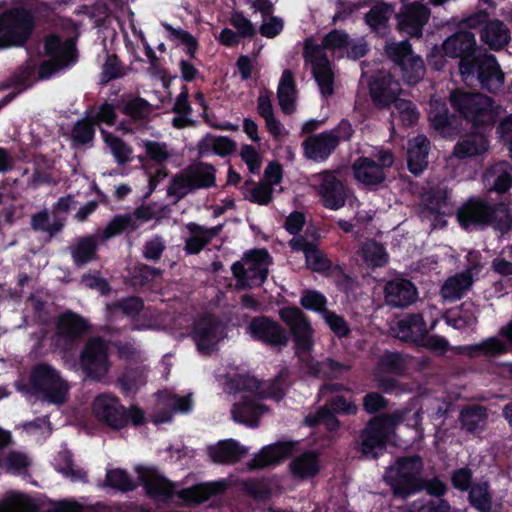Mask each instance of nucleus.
<instances>
[{
    "instance_id": "obj_39",
    "label": "nucleus",
    "mask_w": 512,
    "mask_h": 512,
    "mask_svg": "<svg viewBox=\"0 0 512 512\" xmlns=\"http://www.w3.org/2000/svg\"><path fill=\"white\" fill-rule=\"evenodd\" d=\"M358 255L365 266L372 269L383 267L389 262V255L385 247L372 239L361 244Z\"/></svg>"
},
{
    "instance_id": "obj_50",
    "label": "nucleus",
    "mask_w": 512,
    "mask_h": 512,
    "mask_svg": "<svg viewBox=\"0 0 512 512\" xmlns=\"http://www.w3.org/2000/svg\"><path fill=\"white\" fill-rule=\"evenodd\" d=\"M122 111L134 121L146 120L151 114V105L142 98H131L123 102Z\"/></svg>"
},
{
    "instance_id": "obj_29",
    "label": "nucleus",
    "mask_w": 512,
    "mask_h": 512,
    "mask_svg": "<svg viewBox=\"0 0 512 512\" xmlns=\"http://www.w3.org/2000/svg\"><path fill=\"white\" fill-rule=\"evenodd\" d=\"M289 244L293 250L304 253L306 266L310 270L325 272L330 269L331 263L325 254L316 245L307 242L302 236L292 238Z\"/></svg>"
},
{
    "instance_id": "obj_62",
    "label": "nucleus",
    "mask_w": 512,
    "mask_h": 512,
    "mask_svg": "<svg viewBox=\"0 0 512 512\" xmlns=\"http://www.w3.org/2000/svg\"><path fill=\"white\" fill-rule=\"evenodd\" d=\"M472 354H483L488 356H496L507 351V346L498 338H488L469 348Z\"/></svg>"
},
{
    "instance_id": "obj_59",
    "label": "nucleus",
    "mask_w": 512,
    "mask_h": 512,
    "mask_svg": "<svg viewBox=\"0 0 512 512\" xmlns=\"http://www.w3.org/2000/svg\"><path fill=\"white\" fill-rule=\"evenodd\" d=\"M312 373L317 377H337L349 370V366L326 359L321 363H315L310 367Z\"/></svg>"
},
{
    "instance_id": "obj_45",
    "label": "nucleus",
    "mask_w": 512,
    "mask_h": 512,
    "mask_svg": "<svg viewBox=\"0 0 512 512\" xmlns=\"http://www.w3.org/2000/svg\"><path fill=\"white\" fill-rule=\"evenodd\" d=\"M0 512H37V506L27 495L9 492L0 501Z\"/></svg>"
},
{
    "instance_id": "obj_56",
    "label": "nucleus",
    "mask_w": 512,
    "mask_h": 512,
    "mask_svg": "<svg viewBox=\"0 0 512 512\" xmlns=\"http://www.w3.org/2000/svg\"><path fill=\"white\" fill-rule=\"evenodd\" d=\"M101 133L105 143L109 147L110 152L112 153L116 161L118 163H125L129 161L132 154V150L130 149V147H128L119 138L114 137L113 135L106 131H102Z\"/></svg>"
},
{
    "instance_id": "obj_53",
    "label": "nucleus",
    "mask_w": 512,
    "mask_h": 512,
    "mask_svg": "<svg viewBox=\"0 0 512 512\" xmlns=\"http://www.w3.org/2000/svg\"><path fill=\"white\" fill-rule=\"evenodd\" d=\"M486 416V412L482 407L473 406L461 411L460 421L468 431H474L485 425Z\"/></svg>"
},
{
    "instance_id": "obj_12",
    "label": "nucleus",
    "mask_w": 512,
    "mask_h": 512,
    "mask_svg": "<svg viewBox=\"0 0 512 512\" xmlns=\"http://www.w3.org/2000/svg\"><path fill=\"white\" fill-rule=\"evenodd\" d=\"M32 17L24 10H13L0 17V47L20 46L30 36Z\"/></svg>"
},
{
    "instance_id": "obj_43",
    "label": "nucleus",
    "mask_w": 512,
    "mask_h": 512,
    "mask_svg": "<svg viewBox=\"0 0 512 512\" xmlns=\"http://www.w3.org/2000/svg\"><path fill=\"white\" fill-rule=\"evenodd\" d=\"M96 236L88 235L76 240L71 255L76 265H84L96 258Z\"/></svg>"
},
{
    "instance_id": "obj_32",
    "label": "nucleus",
    "mask_w": 512,
    "mask_h": 512,
    "mask_svg": "<svg viewBox=\"0 0 512 512\" xmlns=\"http://www.w3.org/2000/svg\"><path fill=\"white\" fill-rule=\"evenodd\" d=\"M429 148V141L424 135L409 140L407 164L411 173L418 175L427 167Z\"/></svg>"
},
{
    "instance_id": "obj_26",
    "label": "nucleus",
    "mask_w": 512,
    "mask_h": 512,
    "mask_svg": "<svg viewBox=\"0 0 512 512\" xmlns=\"http://www.w3.org/2000/svg\"><path fill=\"white\" fill-rule=\"evenodd\" d=\"M392 331L401 340L419 342L425 337L427 326L420 314H408L395 322Z\"/></svg>"
},
{
    "instance_id": "obj_13",
    "label": "nucleus",
    "mask_w": 512,
    "mask_h": 512,
    "mask_svg": "<svg viewBox=\"0 0 512 512\" xmlns=\"http://www.w3.org/2000/svg\"><path fill=\"white\" fill-rule=\"evenodd\" d=\"M476 40L469 31H460L447 38L442 45L444 53L452 58H460L459 70L462 79L467 81L474 75L475 57L470 58L474 52Z\"/></svg>"
},
{
    "instance_id": "obj_7",
    "label": "nucleus",
    "mask_w": 512,
    "mask_h": 512,
    "mask_svg": "<svg viewBox=\"0 0 512 512\" xmlns=\"http://www.w3.org/2000/svg\"><path fill=\"white\" fill-rule=\"evenodd\" d=\"M30 384L32 392L49 403L59 405L67 399V382L48 364L41 363L35 366Z\"/></svg>"
},
{
    "instance_id": "obj_49",
    "label": "nucleus",
    "mask_w": 512,
    "mask_h": 512,
    "mask_svg": "<svg viewBox=\"0 0 512 512\" xmlns=\"http://www.w3.org/2000/svg\"><path fill=\"white\" fill-rule=\"evenodd\" d=\"M429 120L431 125L441 133L445 132L446 127L449 125V115L446 104L436 98L430 101Z\"/></svg>"
},
{
    "instance_id": "obj_44",
    "label": "nucleus",
    "mask_w": 512,
    "mask_h": 512,
    "mask_svg": "<svg viewBox=\"0 0 512 512\" xmlns=\"http://www.w3.org/2000/svg\"><path fill=\"white\" fill-rule=\"evenodd\" d=\"M320 469L317 455L306 452L296 457L290 464V470L295 477L305 479L315 476Z\"/></svg>"
},
{
    "instance_id": "obj_34",
    "label": "nucleus",
    "mask_w": 512,
    "mask_h": 512,
    "mask_svg": "<svg viewBox=\"0 0 512 512\" xmlns=\"http://www.w3.org/2000/svg\"><path fill=\"white\" fill-rule=\"evenodd\" d=\"M209 457L217 463H234L241 460L248 453V448L237 441L228 439L218 442L208 450Z\"/></svg>"
},
{
    "instance_id": "obj_1",
    "label": "nucleus",
    "mask_w": 512,
    "mask_h": 512,
    "mask_svg": "<svg viewBox=\"0 0 512 512\" xmlns=\"http://www.w3.org/2000/svg\"><path fill=\"white\" fill-rule=\"evenodd\" d=\"M226 386L228 392L234 394L232 419L248 426H256L259 418L267 412L259 399L269 397L278 401L284 395V384L280 379L270 384L261 383L251 376L239 375L230 378Z\"/></svg>"
},
{
    "instance_id": "obj_22",
    "label": "nucleus",
    "mask_w": 512,
    "mask_h": 512,
    "mask_svg": "<svg viewBox=\"0 0 512 512\" xmlns=\"http://www.w3.org/2000/svg\"><path fill=\"white\" fill-rule=\"evenodd\" d=\"M430 17L429 9L420 3L404 5L397 15L398 28L400 31L413 37H420L422 29Z\"/></svg>"
},
{
    "instance_id": "obj_35",
    "label": "nucleus",
    "mask_w": 512,
    "mask_h": 512,
    "mask_svg": "<svg viewBox=\"0 0 512 512\" xmlns=\"http://www.w3.org/2000/svg\"><path fill=\"white\" fill-rule=\"evenodd\" d=\"M186 227L190 232V237L186 240L185 250L189 254L199 253L221 230V226L206 228L195 223H189Z\"/></svg>"
},
{
    "instance_id": "obj_31",
    "label": "nucleus",
    "mask_w": 512,
    "mask_h": 512,
    "mask_svg": "<svg viewBox=\"0 0 512 512\" xmlns=\"http://www.w3.org/2000/svg\"><path fill=\"white\" fill-rule=\"evenodd\" d=\"M337 144L338 139L331 133L314 135L304 141V154L314 161H323L336 148Z\"/></svg>"
},
{
    "instance_id": "obj_51",
    "label": "nucleus",
    "mask_w": 512,
    "mask_h": 512,
    "mask_svg": "<svg viewBox=\"0 0 512 512\" xmlns=\"http://www.w3.org/2000/svg\"><path fill=\"white\" fill-rule=\"evenodd\" d=\"M391 116L393 118L398 117L403 125L410 126L417 122L419 113L412 102L405 99H398L395 100Z\"/></svg>"
},
{
    "instance_id": "obj_30",
    "label": "nucleus",
    "mask_w": 512,
    "mask_h": 512,
    "mask_svg": "<svg viewBox=\"0 0 512 512\" xmlns=\"http://www.w3.org/2000/svg\"><path fill=\"white\" fill-rule=\"evenodd\" d=\"M400 92V84L390 75L375 79L370 84V93L373 101L379 107L393 106Z\"/></svg>"
},
{
    "instance_id": "obj_60",
    "label": "nucleus",
    "mask_w": 512,
    "mask_h": 512,
    "mask_svg": "<svg viewBox=\"0 0 512 512\" xmlns=\"http://www.w3.org/2000/svg\"><path fill=\"white\" fill-rule=\"evenodd\" d=\"M32 226L35 230L47 232L52 236L62 229L63 223L56 218L50 220L48 213L41 211L33 216Z\"/></svg>"
},
{
    "instance_id": "obj_41",
    "label": "nucleus",
    "mask_w": 512,
    "mask_h": 512,
    "mask_svg": "<svg viewBox=\"0 0 512 512\" xmlns=\"http://www.w3.org/2000/svg\"><path fill=\"white\" fill-rule=\"evenodd\" d=\"M225 488L226 484L221 481L204 483L181 490L179 497L188 504H198L206 501L211 495L221 493Z\"/></svg>"
},
{
    "instance_id": "obj_8",
    "label": "nucleus",
    "mask_w": 512,
    "mask_h": 512,
    "mask_svg": "<svg viewBox=\"0 0 512 512\" xmlns=\"http://www.w3.org/2000/svg\"><path fill=\"white\" fill-rule=\"evenodd\" d=\"M460 225L470 229L478 225L495 223L500 230L509 228L511 218L504 208L493 209L481 200H470L463 205L457 214Z\"/></svg>"
},
{
    "instance_id": "obj_64",
    "label": "nucleus",
    "mask_w": 512,
    "mask_h": 512,
    "mask_svg": "<svg viewBox=\"0 0 512 512\" xmlns=\"http://www.w3.org/2000/svg\"><path fill=\"white\" fill-rule=\"evenodd\" d=\"M451 506L448 501L438 498L436 500L422 503L413 502L407 509V512H450Z\"/></svg>"
},
{
    "instance_id": "obj_63",
    "label": "nucleus",
    "mask_w": 512,
    "mask_h": 512,
    "mask_svg": "<svg viewBox=\"0 0 512 512\" xmlns=\"http://www.w3.org/2000/svg\"><path fill=\"white\" fill-rule=\"evenodd\" d=\"M327 300L325 296L315 290H305L301 296L300 304L308 310L319 312L323 315Z\"/></svg>"
},
{
    "instance_id": "obj_42",
    "label": "nucleus",
    "mask_w": 512,
    "mask_h": 512,
    "mask_svg": "<svg viewBox=\"0 0 512 512\" xmlns=\"http://www.w3.org/2000/svg\"><path fill=\"white\" fill-rule=\"evenodd\" d=\"M472 276L469 271H464L446 280L442 286L441 293L446 300L454 301L459 299L463 293L470 288Z\"/></svg>"
},
{
    "instance_id": "obj_14",
    "label": "nucleus",
    "mask_w": 512,
    "mask_h": 512,
    "mask_svg": "<svg viewBox=\"0 0 512 512\" xmlns=\"http://www.w3.org/2000/svg\"><path fill=\"white\" fill-rule=\"evenodd\" d=\"M385 50L387 55L400 66L406 83L415 84L424 77V63L419 56L412 52L407 41L389 43Z\"/></svg>"
},
{
    "instance_id": "obj_20",
    "label": "nucleus",
    "mask_w": 512,
    "mask_h": 512,
    "mask_svg": "<svg viewBox=\"0 0 512 512\" xmlns=\"http://www.w3.org/2000/svg\"><path fill=\"white\" fill-rule=\"evenodd\" d=\"M192 406L191 395L178 396L168 391L160 392L152 421L155 424L169 422L174 412L186 413L192 409Z\"/></svg>"
},
{
    "instance_id": "obj_16",
    "label": "nucleus",
    "mask_w": 512,
    "mask_h": 512,
    "mask_svg": "<svg viewBox=\"0 0 512 512\" xmlns=\"http://www.w3.org/2000/svg\"><path fill=\"white\" fill-rule=\"evenodd\" d=\"M311 185L318 191L325 207L333 210L345 204L346 191L343 184L329 171L310 177Z\"/></svg>"
},
{
    "instance_id": "obj_23",
    "label": "nucleus",
    "mask_w": 512,
    "mask_h": 512,
    "mask_svg": "<svg viewBox=\"0 0 512 512\" xmlns=\"http://www.w3.org/2000/svg\"><path fill=\"white\" fill-rule=\"evenodd\" d=\"M223 337V326L211 316H204L195 324L193 338L201 352H211Z\"/></svg>"
},
{
    "instance_id": "obj_25",
    "label": "nucleus",
    "mask_w": 512,
    "mask_h": 512,
    "mask_svg": "<svg viewBox=\"0 0 512 512\" xmlns=\"http://www.w3.org/2000/svg\"><path fill=\"white\" fill-rule=\"evenodd\" d=\"M407 367L405 358L393 352L384 353L375 368L374 377L378 381V386L385 392H392L396 389L397 383L394 379H384L383 373H401Z\"/></svg>"
},
{
    "instance_id": "obj_6",
    "label": "nucleus",
    "mask_w": 512,
    "mask_h": 512,
    "mask_svg": "<svg viewBox=\"0 0 512 512\" xmlns=\"http://www.w3.org/2000/svg\"><path fill=\"white\" fill-rule=\"evenodd\" d=\"M450 103L475 125L491 124L497 116L492 100L481 93L455 90L450 95Z\"/></svg>"
},
{
    "instance_id": "obj_3",
    "label": "nucleus",
    "mask_w": 512,
    "mask_h": 512,
    "mask_svg": "<svg viewBox=\"0 0 512 512\" xmlns=\"http://www.w3.org/2000/svg\"><path fill=\"white\" fill-rule=\"evenodd\" d=\"M348 46V36L341 31H332L325 36L322 45H316L312 40H306L304 58L310 66L313 77L320 92L327 97L334 92L335 73L332 64L325 53L326 49L337 51Z\"/></svg>"
},
{
    "instance_id": "obj_55",
    "label": "nucleus",
    "mask_w": 512,
    "mask_h": 512,
    "mask_svg": "<svg viewBox=\"0 0 512 512\" xmlns=\"http://www.w3.org/2000/svg\"><path fill=\"white\" fill-rule=\"evenodd\" d=\"M29 457L18 451H11L0 461V467L12 474H20L29 467Z\"/></svg>"
},
{
    "instance_id": "obj_57",
    "label": "nucleus",
    "mask_w": 512,
    "mask_h": 512,
    "mask_svg": "<svg viewBox=\"0 0 512 512\" xmlns=\"http://www.w3.org/2000/svg\"><path fill=\"white\" fill-rule=\"evenodd\" d=\"M165 29L169 33V39L177 45L185 46L186 52L194 57L197 50V40L187 31L182 29H175L169 24H164Z\"/></svg>"
},
{
    "instance_id": "obj_40",
    "label": "nucleus",
    "mask_w": 512,
    "mask_h": 512,
    "mask_svg": "<svg viewBox=\"0 0 512 512\" xmlns=\"http://www.w3.org/2000/svg\"><path fill=\"white\" fill-rule=\"evenodd\" d=\"M197 148L203 156L215 154L225 157L234 152L236 144L225 136L206 135L199 141Z\"/></svg>"
},
{
    "instance_id": "obj_21",
    "label": "nucleus",
    "mask_w": 512,
    "mask_h": 512,
    "mask_svg": "<svg viewBox=\"0 0 512 512\" xmlns=\"http://www.w3.org/2000/svg\"><path fill=\"white\" fill-rule=\"evenodd\" d=\"M248 333L255 339L271 346H285L288 337L285 330L267 317L254 318L247 327Z\"/></svg>"
},
{
    "instance_id": "obj_10",
    "label": "nucleus",
    "mask_w": 512,
    "mask_h": 512,
    "mask_svg": "<svg viewBox=\"0 0 512 512\" xmlns=\"http://www.w3.org/2000/svg\"><path fill=\"white\" fill-rule=\"evenodd\" d=\"M93 414L102 423H105L113 429H122L126 426L128 415L135 425L143 423L144 414L137 407H131L126 412L119 401L108 394H101L93 401Z\"/></svg>"
},
{
    "instance_id": "obj_19",
    "label": "nucleus",
    "mask_w": 512,
    "mask_h": 512,
    "mask_svg": "<svg viewBox=\"0 0 512 512\" xmlns=\"http://www.w3.org/2000/svg\"><path fill=\"white\" fill-rule=\"evenodd\" d=\"M474 74L482 88L497 93L504 86L505 76L493 55L483 54L475 57Z\"/></svg>"
},
{
    "instance_id": "obj_36",
    "label": "nucleus",
    "mask_w": 512,
    "mask_h": 512,
    "mask_svg": "<svg viewBox=\"0 0 512 512\" xmlns=\"http://www.w3.org/2000/svg\"><path fill=\"white\" fill-rule=\"evenodd\" d=\"M278 103L282 111L291 114L295 110L297 90L294 75L291 70H284L277 89Z\"/></svg>"
},
{
    "instance_id": "obj_2",
    "label": "nucleus",
    "mask_w": 512,
    "mask_h": 512,
    "mask_svg": "<svg viewBox=\"0 0 512 512\" xmlns=\"http://www.w3.org/2000/svg\"><path fill=\"white\" fill-rule=\"evenodd\" d=\"M421 419L422 405L419 399H413L407 407L372 420L362 433V453L367 457H376L384 451L395 426L405 422L409 427L418 428Z\"/></svg>"
},
{
    "instance_id": "obj_54",
    "label": "nucleus",
    "mask_w": 512,
    "mask_h": 512,
    "mask_svg": "<svg viewBox=\"0 0 512 512\" xmlns=\"http://www.w3.org/2000/svg\"><path fill=\"white\" fill-rule=\"evenodd\" d=\"M471 504L481 512H489L491 509V496L486 482L476 483L469 493Z\"/></svg>"
},
{
    "instance_id": "obj_37",
    "label": "nucleus",
    "mask_w": 512,
    "mask_h": 512,
    "mask_svg": "<svg viewBox=\"0 0 512 512\" xmlns=\"http://www.w3.org/2000/svg\"><path fill=\"white\" fill-rule=\"evenodd\" d=\"M489 150L487 137L482 133H474L461 138L454 148L455 156L459 158L475 157Z\"/></svg>"
},
{
    "instance_id": "obj_9",
    "label": "nucleus",
    "mask_w": 512,
    "mask_h": 512,
    "mask_svg": "<svg viewBox=\"0 0 512 512\" xmlns=\"http://www.w3.org/2000/svg\"><path fill=\"white\" fill-rule=\"evenodd\" d=\"M271 257L266 250H254L245 254L232 265L237 287L252 288L260 286L267 278Z\"/></svg>"
},
{
    "instance_id": "obj_15",
    "label": "nucleus",
    "mask_w": 512,
    "mask_h": 512,
    "mask_svg": "<svg viewBox=\"0 0 512 512\" xmlns=\"http://www.w3.org/2000/svg\"><path fill=\"white\" fill-rule=\"evenodd\" d=\"M378 163L368 157H361L353 164L355 179L364 185H374L382 182L385 178L384 169L394 163L391 152L380 150L376 155Z\"/></svg>"
},
{
    "instance_id": "obj_33",
    "label": "nucleus",
    "mask_w": 512,
    "mask_h": 512,
    "mask_svg": "<svg viewBox=\"0 0 512 512\" xmlns=\"http://www.w3.org/2000/svg\"><path fill=\"white\" fill-rule=\"evenodd\" d=\"M480 38L490 49L499 50L509 43L511 35L509 28L502 21L493 19L483 26Z\"/></svg>"
},
{
    "instance_id": "obj_47",
    "label": "nucleus",
    "mask_w": 512,
    "mask_h": 512,
    "mask_svg": "<svg viewBox=\"0 0 512 512\" xmlns=\"http://www.w3.org/2000/svg\"><path fill=\"white\" fill-rule=\"evenodd\" d=\"M136 230V224L133 216L130 214H121L115 216L105 227V229L98 234L103 241L115 237L122 232H130Z\"/></svg>"
},
{
    "instance_id": "obj_52",
    "label": "nucleus",
    "mask_w": 512,
    "mask_h": 512,
    "mask_svg": "<svg viewBox=\"0 0 512 512\" xmlns=\"http://www.w3.org/2000/svg\"><path fill=\"white\" fill-rule=\"evenodd\" d=\"M54 465L58 472L71 480H84L86 477L85 472L75 468L71 454L66 450L59 452L54 460Z\"/></svg>"
},
{
    "instance_id": "obj_17",
    "label": "nucleus",
    "mask_w": 512,
    "mask_h": 512,
    "mask_svg": "<svg viewBox=\"0 0 512 512\" xmlns=\"http://www.w3.org/2000/svg\"><path fill=\"white\" fill-rule=\"evenodd\" d=\"M280 318L289 327L298 349L308 352L313 346V329L305 314L296 307H284Z\"/></svg>"
},
{
    "instance_id": "obj_58",
    "label": "nucleus",
    "mask_w": 512,
    "mask_h": 512,
    "mask_svg": "<svg viewBox=\"0 0 512 512\" xmlns=\"http://www.w3.org/2000/svg\"><path fill=\"white\" fill-rule=\"evenodd\" d=\"M143 308L142 301L138 298L131 297L108 307L111 317L118 318L120 316L133 317L137 315Z\"/></svg>"
},
{
    "instance_id": "obj_11",
    "label": "nucleus",
    "mask_w": 512,
    "mask_h": 512,
    "mask_svg": "<svg viewBox=\"0 0 512 512\" xmlns=\"http://www.w3.org/2000/svg\"><path fill=\"white\" fill-rule=\"evenodd\" d=\"M44 47L49 60L40 65V78H49L76 61L75 43L70 38L61 39L59 36L50 35L46 38Z\"/></svg>"
},
{
    "instance_id": "obj_38",
    "label": "nucleus",
    "mask_w": 512,
    "mask_h": 512,
    "mask_svg": "<svg viewBox=\"0 0 512 512\" xmlns=\"http://www.w3.org/2000/svg\"><path fill=\"white\" fill-rule=\"evenodd\" d=\"M293 446L290 443H276L270 445L255 456L249 463L251 468H264L275 465L282 459L288 457L292 452Z\"/></svg>"
},
{
    "instance_id": "obj_27",
    "label": "nucleus",
    "mask_w": 512,
    "mask_h": 512,
    "mask_svg": "<svg viewBox=\"0 0 512 512\" xmlns=\"http://www.w3.org/2000/svg\"><path fill=\"white\" fill-rule=\"evenodd\" d=\"M136 472L149 494L162 498H169L172 496L174 484L158 473L155 468L137 466Z\"/></svg>"
},
{
    "instance_id": "obj_5",
    "label": "nucleus",
    "mask_w": 512,
    "mask_h": 512,
    "mask_svg": "<svg viewBox=\"0 0 512 512\" xmlns=\"http://www.w3.org/2000/svg\"><path fill=\"white\" fill-rule=\"evenodd\" d=\"M421 471L419 457L400 458L386 470L384 479L395 496L407 498L423 488Z\"/></svg>"
},
{
    "instance_id": "obj_46",
    "label": "nucleus",
    "mask_w": 512,
    "mask_h": 512,
    "mask_svg": "<svg viewBox=\"0 0 512 512\" xmlns=\"http://www.w3.org/2000/svg\"><path fill=\"white\" fill-rule=\"evenodd\" d=\"M87 328L86 321L73 313H65L58 320L57 330L63 337L75 338Z\"/></svg>"
},
{
    "instance_id": "obj_4",
    "label": "nucleus",
    "mask_w": 512,
    "mask_h": 512,
    "mask_svg": "<svg viewBox=\"0 0 512 512\" xmlns=\"http://www.w3.org/2000/svg\"><path fill=\"white\" fill-rule=\"evenodd\" d=\"M215 183V167L208 163L198 162L189 165L173 176L167 187V194L175 201H179L189 193L213 187Z\"/></svg>"
},
{
    "instance_id": "obj_61",
    "label": "nucleus",
    "mask_w": 512,
    "mask_h": 512,
    "mask_svg": "<svg viewBox=\"0 0 512 512\" xmlns=\"http://www.w3.org/2000/svg\"><path fill=\"white\" fill-rule=\"evenodd\" d=\"M305 423L309 426L323 425L330 431H335L339 427V421L327 408L319 409L314 415H309L305 418Z\"/></svg>"
},
{
    "instance_id": "obj_48",
    "label": "nucleus",
    "mask_w": 512,
    "mask_h": 512,
    "mask_svg": "<svg viewBox=\"0 0 512 512\" xmlns=\"http://www.w3.org/2000/svg\"><path fill=\"white\" fill-rule=\"evenodd\" d=\"M394 13L393 8L388 4H377L366 14V23L376 31L382 33L386 29L387 22Z\"/></svg>"
},
{
    "instance_id": "obj_18",
    "label": "nucleus",
    "mask_w": 512,
    "mask_h": 512,
    "mask_svg": "<svg viewBox=\"0 0 512 512\" xmlns=\"http://www.w3.org/2000/svg\"><path fill=\"white\" fill-rule=\"evenodd\" d=\"M80 362L83 370L89 377L100 379L105 376L109 370L105 343L99 339L90 340L81 354Z\"/></svg>"
},
{
    "instance_id": "obj_28",
    "label": "nucleus",
    "mask_w": 512,
    "mask_h": 512,
    "mask_svg": "<svg viewBox=\"0 0 512 512\" xmlns=\"http://www.w3.org/2000/svg\"><path fill=\"white\" fill-rule=\"evenodd\" d=\"M482 180L489 191L504 193L512 186V167L505 161H500L488 167Z\"/></svg>"
},
{
    "instance_id": "obj_24",
    "label": "nucleus",
    "mask_w": 512,
    "mask_h": 512,
    "mask_svg": "<svg viewBox=\"0 0 512 512\" xmlns=\"http://www.w3.org/2000/svg\"><path fill=\"white\" fill-rule=\"evenodd\" d=\"M384 297L388 305L404 308L416 301L418 292L412 282L403 278H397L386 283Z\"/></svg>"
}]
</instances>
